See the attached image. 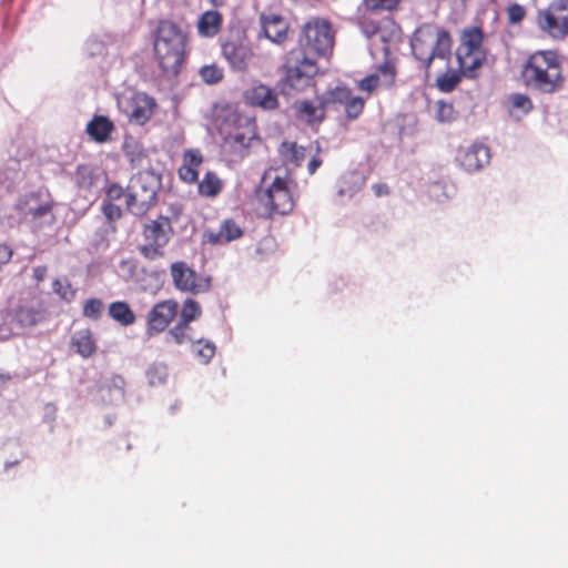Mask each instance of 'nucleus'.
Segmentation results:
<instances>
[{
  "mask_svg": "<svg viewBox=\"0 0 568 568\" xmlns=\"http://www.w3.org/2000/svg\"><path fill=\"white\" fill-rule=\"evenodd\" d=\"M187 32L176 22L161 19L153 31V53L166 77H176L187 58Z\"/></svg>",
  "mask_w": 568,
  "mask_h": 568,
  "instance_id": "1",
  "label": "nucleus"
},
{
  "mask_svg": "<svg viewBox=\"0 0 568 568\" xmlns=\"http://www.w3.org/2000/svg\"><path fill=\"white\" fill-rule=\"evenodd\" d=\"M520 74L525 87L540 94H555L565 85L561 61L552 50L531 53L523 64Z\"/></svg>",
  "mask_w": 568,
  "mask_h": 568,
  "instance_id": "2",
  "label": "nucleus"
},
{
  "mask_svg": "<svg viewBox=\"0 0 568 568\" xmlns=\"http://www.w3.org/2000/svg\"><path fill=\"white\" fill-rule=\"evenodd\" d=\"M413 55L422 63L428 75L435 59L449 62L453 38L450 33L435 24L426 23L416 29L410 40Z\"/></svg>",
  "mask_w": 568,
  "mask_h": 568,
  "instance_id": "3",
  "label": "nucleus"
},
{
  "mask_svg": "<svg viewBox=\"0 0 568 568\" xmlns=\"http://www.w3.org/2000/svg\"><path fill=\"white\" fill-rule=\"evenodd\" d=\"M161 176L144 170L134 174L126 186V210L135 215H145L158 203Z\"/></svg>",
  "mask_w": 568,
  "mask_h": 568,
  "instance_id": "4",
  "label": "nucleus"
},
{
  "mask_svg": "<svg viewBox=\"0 0 568 568\" xmlns=\"http://www.w3.org/2000/svg\"><path fill=\"white\" fill-rule=\"evenodd\" d=\"M334 34L328 21L322 18H313L305 22L300 31L297 44L293 51H301L305 57L315 61L332 52Z\"/></svg>",
  "mask_w": 568,
  "mask_h": 568,
  "instance_id": "5",
  "label": "nucleus"
},
{
  "mask_svg": "<svg viewBox=\"0 0 568 568\" xmlns=\"http://www.w3.org/2000/svg\"><path fill=\"white\" fill-rule=\"evenodd\" d=\"M318 70L317 61L305 57L301 51L290 50L282 65L281 82L285 88L302 91L311 84Z\"/></svg>",
  "mask_w": 568,
  "mask_h": 568,
  "instance_id": "6",
  "label": "nucleus"
},
{
  "mask_svg": "<svg viewBox=\"0 0 568 568\" xmlns=\"http://www.w3.org/2000/svg\"><path fill=\"white\" fill-rule=\"evenodd\" d=\"M459 41L456 52L458 64L467 77H473V72L485 61L483 29L476 26L463 29Z\"/></svg>",
  "mask_w": 568,
  "mask_h": 568,
  "instance_id": "7",
  "label": "nucleus"
},
{
  "mask_svg": "<svg viewBox=\"0 0 568 568\" xmlns=\"http://www.w3.org/2000/svg\"><path fill=\"white\" fill-rule=\"evenodd\" d=\"M255 123L248 119H239L234 129L224 135L222 151L231 162L246 158L254 143H258Z\"/></svg>",
  "mask_w": 568,
  "mask_h": 568,
  "instance_id": "8",
  "label": "nucleus"
},
{
  "mask_svg": "<svg viewBox=\"0 0 568 568\" xmlns=\"http://www.w3.org/2000/svg\"><path fill=\"white\" fill-rule=\"evenodd\" d=\"M142 235L145 243L139 247L140 254L148 260L162 257L163 248L173 235L171 220L168 216L159 215L143 225Z\"/></svg>",
  "mask_w": 568,
  "mask_h": 568,
  "instance_id": "9",
  "label": "nucleus"
},
{
  "mask_svg": "<svg viewBox=\"0 0 568 568\" xmlns=\"http://www.w3.org/2000/svg\"><path fill=\"white\" fill-rule=\"evenodd\" d=\"M293 184L294 182L288 175H275L271 184L258 193L261 202L270 213L285 215L293 211L295 206Z\"/></svg>",
  "mask_w": 568,
  "mask_h": 568,
  "instance_id": "10",
  "label": "nucleus"
},
{
  "mask_svg": "<svg viewBox=\"0 0 568 568\" xmlns=\"http://www.w3.org/2000/svg\"><path fill=\"white\" fill-rule=\"evenodd\" d=\"M537 24L552 39L568 37V0H552L537 12Z\"/></svg>",
  "mask_w": 568,
  "mask_h": 568,
  "instance_id": "11",
  "label": "nucleus"
},
{
  "mask_svg": "<svg viewBox=\"0 0 568 568\" xmlns=\"http://www.w3.org/2000/svg\"><path fill=\"white\" fill-rule=\"evenodd\" d=\"M119 108L131 123L143 125L152 118L156 101L145 92H134L131 97L120 100Z\"/></svg>",
  "mask_w": 568,
  "mask_h": 568,
  "instance_id": "12",
  "label": "nucleus"
},
{
  "mask_svg": "<svg viewBox=\"0 0 568 568\" xmlns=\"http://www.w3.org/2000/svg\"><path fill=\"white\" fill-rule=\"evenodd\" d=\"M17 207L24 219L39 224L43 217L53 216L54 201L48 192H30L19 201Z\"/></svg>",
  "mask_w": 568,
  "mask_h": 568,
  "instance_id": "13",
  "label": "nucleus"
},
{
  "mask_svg": "<svg viewBox=\"0 0 568 568\" xmlns=\"http://www.w3.org/2000/svg\"><path fill=\"white\" fill-rule=\"evenodd\" d=\"M170 271L175 287L181 292L200 294L207 292L211 287L210 277L199 276L185 262L172 263Z\"/></svg>",
  "mask_w": 568,
  "mask_h": 568,
  "instance_id": "14",
  "label": "nucleus"
},
{
  "mask_svg": "<svg viewBox=\"0 0 568 568\" xmlns=\"http://www.w3.org/2000/svg\"><path fill=\"white\" fill-rule=\"evenodd\" d=\"M179 304L174 300L158 302L146 315V333L149 336L164 332L175 320Z\"/></svg>",
  "mask_w": 568,
  "mask_h": 568,
  "instance_id": "15",
  "label": "nucleus"
},
{
  "mask_svg": "<svg viewBox=\"0 0 568 568\" xmlns=\"http://www.w3.org/2000/svg\"><path fill=\"white\" fill-rule=\"evenodd\" d=\"M244 102L263 111H275L280 108V95L275 88L255 81L243 93Z\"/></svg>",
  "mask_w": 568,
  "mask_h": 568,
  "instance_id": "16",
  "label": "nucleus"
},
{
  "mask_svg": "<svg viewBox=\"0 0 568 568\" xmlns=\"http://www.w3.org/2000/svg\"><path fill=\"white\" fill-rule=\"evenodd\" d=\"M326 102H331V105H344L348 120H356L363 113L366 103L364 98L355 97L351 89L339 85L326 91Z\"/></svg>",
  "mask_w": 568,
  "mask_h": 568,
  "instance_id": "17",
  "label": "nucleus"
},
{
  "mask_svg": "<svg viewBox=\"0 0 568 568\" xmlns=\"http://www.w3.org/2000/svg\"><path fill=\"white\" fill-rule=\"evenodd\" d=\"M222 54L236 71H246L254 57L252 48L242 39H227L222 44Z\"/></svg>",
  "mask_w": 568,
  "mask_h": 568,
  "instance_id": "18",
  "label": "nucleus"
},
{
  "mask_svg": "<svg viewBox=\"0 0 568 568\" xmlns=\"http://www.w3.org/2000/svg\"><path fill=\"white\" fill-rule=\"evenodd\" d=\"M261 32L258 39L265 38L274 44H283L288 39L290 24L277 13H262L260 16Z\"/></svg>",
  "mask_w": 568,
  "mask_h": 568,
  "instance_id": "19",
  "label": "nucleus"
},
{
  "mask_svg": "<svg viewBox=\"0 0 568 568\" xmlns=\"http://www.w3.org/2000/svg\"><path fill=\"white\" fill-rule=\"evenodd\" d=\"M331 102H326V92L316 98V103L310 100L295 101L293 109L296 118L307 124L321 123L326 115V109Z\"/></svg>",
  "mask_w": 568,
  "mask_h": 568,
  "instance_id": "20",
  "label": "nucleus"
},
{
  "mask_svg": "<svg viewBox=\"0 0 568 568\" xmlns=\"http://www.w3.org/2000/svg\"><path fill=\"white\" fill-rule=\"evenodd\" d=\"M457 161L466 172L479 171L490 161L489 148L481 143H474L458 151Z\"/></svg>",
  "mask_w": 568,
  "mask_h": 568,
  "instance_id": "21",
  "label": "nucleus"
},
{
  "mask_svg": "<svg viewBox=\"0 0 568 568\" xmlns=\"http://www.w3.org/2000/svg\"><path fill=\"white\" fill-rule=\"evenodd\" d=\"M203 163V155L200 150L189 149L183 153V163L178 170L179 178L193 184L199 180V168Z\"/></svg>",
  "mask_w": 568,
  "mask_h": 568,
  "instance_id": "22",
  "label": "nucleus"
},
{
  "mask_svg": "<svg viewBox=\"0 0 568 568\" xmlns=\"http://www.w3.org/2000/svg\"><path fill=\"white\" fill-rule=\"evenodd\" d=\"M223 14L216 9H210L200 14L196 21L197 34L202 38L216 37L223 27Z\"/></svg>",
  "mask_w": 568,
  "mask_h": 568,
  "instance_id": "23",
  "label": "nucleus"
},
{
  "mask_svg": "<svg viewBox=\"0 0 568 568\" xmlns=\"http://www.w3.org/2000/svg\"><path fill=\"white\" fill-rule=\"evenodd\" d=\"M114 131V123L105 115H94L85 126V132L91 140L100 144L110 141Z\"/></svg>",
  "mask_w": 568,
  "mask_h": 568,
  "instance_id": "24",
  "label": "nucleus"
},
{
  "mask_svg": "<svg viewBox=\"0 0 568 568\" xmlns=\"http://www.w3.org/2000/svg\"><path fill=\"white\" fill-rule=\"evenodd\" d=\"M47 311L40 304H22L16 311V318L21 326H36L47 320Z\"/></svg>",
  "mask_w": 568,
  "mask_h": 568,
  "instance_id": "25",
  "label": "nucleus"
},
{
  "mask_svg": "<svg viewBox=\"0 0 568 568\" xmlns=\"http://www.w3.org/2000/svg\"><path fill=\"white\" fill-rule=\"evenodd\" d=\"M243 235V230L232 219H225L217 232H209L207 241L212 244H225L235 241Z\"/></svg>",
  "mask_w": 568,
  "mask_h": 568,
  "instance_id": "26",
  "label": "nucleus"
},
{
  "mask_svg": "<svg viewBox=\"0 0 568 568\" xmlns=\"http://www.w3.org/2000/svg\"><path fill=\"white\" fill-rule=\"evenodd\" d=\"M71 345L84 358L91 357L97 352V343L90 329L75 332L71 338Z\"/></svg>",
  "mask_w": 568,
  "mask_h": 568,
  "instance_id": "27",
  "label": "nucleus"
},
{
  "mask_svg": "<svg viewBox=\"0 0 568 568\" xmlns=\"http://www.w3.org/2000/svg\"><path fill=\"white\" fill-rule=\"evenodd\" d=\"M277 152L285 165L301 166L305 159V149L291 141H283Z\"/></svg>",
  "mask_w": 568,
  "mask_h": 568,
  "instance_id": "28",
  "label": "nucleus"
},
{
  "mask_svg": "<svg viewBox=\"0 0 568 568\" xmlns=\"http://www.w3.org/2000/svg\"><path fill=\"white\" fill-rule=\"evenodd\" d=\"M109 316L122 326H131L135 323L136 316L129 303L124 301L112 302L108 307Z\"/></svg>",
  "mask_w": 568,
  "mask_h": 568,
  "instance_id": "29",
  "label": "nucleus"
},
{
  "mask_svg": "<svg viewBox=\"0 0 568 568\" xmlns=\"http://www.w3.org/2000/svg\"><path fill=\"white\" fill-rule=\"evenodd\" d=\"M223 189L221 179L214 172H206L197 184V191L201 196L215 197Z\"/></svg>",
  "mask_w": 568,
  "mask_h": 568,
  "instance_id": "30",
  "label": "nucleus"
},
{
  "mask_svg": "<svg viewBox=\"0 0 568 568\" xmlns=\"http://www.w3.org/2000/svg\"><path fill=\"white\" fill-rule=\"evenodd\" d=\"M403 0H362V7L368 13H393L400 9Z\"/></svg>",
  "mask_w": 568,
  "mask_h": 568,
  "instance_id": "31",
  "label": "nucleus"
},
{
  "mask_svg": "<svg viewBox=\"0 0 568 568\" xmlns=\"http://www.w3.org/2000/svg\"><path fill=\"white\" fill-rule=\"evenodd\" d=\"M201 315L202 310L200 304L192 298H187L184 301L182 305L179 321L186 325H190L191 322L197 320Z\"/></svg>",
  "mask_w": 568,
  "mask_h": 568,
  "instance_id": "32",
  "label": "nucleus"
},
{
  "mask_svg": "<svg viewBox=\"0 0 568 568\" xmlns=\"http://www.w3.org/2000/svg\"><path fill=\"white\" fill-rule=\"evenodd\" d=\"M462 81V75L457 71H446L436 79V85L442 92H452Z\"/></svg>",
  "mask_w": 568,
  "mask_h": 568,
  "instance_id": "33",
  "label": "nucleus"
},
{
  "mask_svg": "<svg viewBox=\"0 0 568 568\" xmlns=\"http://www.w3.org/2000/svg\"><path fill=\"white\" fill-rule=\"evenodd\" d=\"M52 290L60 298L65 302L73 301L77 293L71 282L67 277L54 280L52 283Z\"/></svg>",
  "mask_w": 568,
  "mask_h": 568,
  "instance_id": "34",
  "label": "nucleus"
},
{
  "mask_svg": "<svg viewBox=\"0 0 568 568\" xmlns=\"http://www.w3.org/2000/svg\"><path fill=\"white\" fill-rule=\"evenodd\" d=\"M104 304L100 298H89L83 303L82 314L84 317L92 321H98L102 317Z\"/></svg>",
  "mask_w": 568,
  "mask_h": 568,
  "instance_id": "35",
  "label": "nucleus"
},
{
  "mask_svg": "<svg viewBox=\"0 0 568 568\" xmlns=\"http://www.w3.org/2000/svg\"><path fill=\"white\" fill-rule=\"evenodd\" d=\"M201 79L207 84H215L222 81L224 77L223 69L216 64L203 65L199 72Z\"/></svg>",
  "mask_w": 568,
  "mask_h": 568,
  "instance_id": "36",
  "label": "nucleus"
},
{
  "mask_svg": "<svg viewBox=\"0 0 568 568\" xmlns=\"http://www.w3.org/2000/svg\"><path fill=\"white\" fill-rule=\"evenodd\" d=\"M193 348L199 359L204 364L209 363L215 354V345L207 341H199Z\"/></svg>",
  "mask_w": 568,
  "mask_h": 568,
  "instance_id": "37",
  "label": "nucleus"
},
{
  "mask_svg": "<svg viewBox=\"0 0 568 568\" xmlns=\"http://www.w3.org/2000/svg\"><path fill=\"white\" fill-rule=\"evenodd\" d=\"M436 118L440 122H450L455 118V110L452 103L444 101L436 102Z\"/></svg>",
  "mask_w": 568,
  "mask_h": 568,
  "instance_id": "38",
  "label": "nucleus"
},
{
  "mask_svg": "<svg viewBox=\"0 0 568 568\" xmlns=\"http://www.w3.org/2000/svg\"><path fill=\"white\" fill-rule=\"evenodd\" d=\"M376 74L379 75V79H384V84L386 87H392L395 82L396 69L392 63L385 62L378 67Z\"/></svg>",
  "mask_w": 568,
  "mask_h": 568,
  "instance_id": "39",
  "label": "nucleus"
},
{
  "mask_svg": "<svg viewBox=\"0 0 568 568\" xmlns=\"http://www.w3.org/2000/svg\"><path fill=\"white\" fill-rule=\"evenodd\" d=\"M101 210L108 222H114L122 217L121 207L113 202L102 201Z\"/></svg>",
  "mask_w": 568,
  "mask_h": 568,
  "instance_id": "40",
  "label": "nucleus"
},
{
  "mask_svg": "<svg viewBox=\"0 0 568 568\" xmlns=\"http://www.w3.org/2000/svg\"><path fill=\"white\" fill-rule=\"evenodd\" d=\"M123 196L126 197V189L124 190L118 183H111L105 187V195L103 201L113 202L121 200Z\"/></svg>",
  "mask_w": 568,
  "mask_h": 568,
  "instance_id": "41",
  "label": "nucleus"
},
{
  "mask_svg": "<svg viewBox=\"0 0 568 568\" xmlns=\"http://www.w3.org/2000/svg\"><path fill=\"white\" fill-rule=\"evenodd\" d=\"M379 75L378 74H369L367 77H365L364 79H362L359 82H358V85L357 88L361 90V91H364L367 93V97H369L379 85Z\"/></svg>",
  "mask_w": 568,
  "mask_h": 568,
  "instance_id": "42",
  "label": "nucleus"
},
{
  "mask_svg": "<svg viewBox=\"0 0 568 568\" xmlns=\"http://www.w3.org/2000/svg\"><path fill=\"white\" fill-rule=\"evenodd\" d=\"M510 101H511V105L515 109H520L525 113H528L534 108L530 98L523 93H516V94L511 95Z\"/></svg>",
  "mask_w": 568,
  "mask_h": 568,
  "instance_id": "43",
  "label": "nucleus"
},
{
  "mask_svg": "<svg viewBox=\"0 0 568 568\" xmlns=\"http://www.w3.org/2000/svg\"><path fill=\"white\" fill-rule=\"evenodd\" d=\"M526 10L518 3H513L507 8L508 22L511 24L519 23L524 20Z\"/></svg>",
  "mask_w": 568,
  "mask_h": 568,
  "instance_id": "44",
  "label": "nucleus"
},
{
  "mask_svg": "<svg viewBox=\"0 0 568 568\" xmlns=\"http://www.w3.org/2000/svg\"><path fill=\"white\" fill-rule=\"evenodd\" d=\"M189 328V325L179 321L176 325L170 329L169 333L176 344H182L187 337L186 332Z\"/></svg>",
  "mask_w": 568,
  "mask_h": 568,
  "instance_id": "45",
  "label": "nucleus"
},
{
  "mask_svg": "<svg viewBox=\"0 0 568 568\" xmlns=\"http://www.w3.org/2000/svg\"><path fill=\"white\" fill-rule=\"evenodd\" d=\"M48 267L40 265L33 268V277L37 282H42L47 277Z\"/></svg>",
  "mask_w": 568,
  "mask_h": 568,
  "instance_id": "46",
  "label": "nucleus"
},
{
  "mask_svg": "<svg viewBox=\"0 0 568 568\" xmlns=\"http://www.w3.org/2000/svg\"><path fill=\"white\" fill-rule=\"evenodd\" d=\"M12 251L8 245H0V264H6L11 258Z\"/></svg>",
  "mask_w": 568,
  "mask_h": 568,
  "instance_id": "47",
  "label": "nucleus"
},
{
  "mask_svg": "<svg viewBox=\"0 0 568 568\" xmlns=\"http://www.w3.org/2000/svg\"><path fill=\"white\" fill-rule=\"evenodd\" d=\"M322 165V160L320 158H313L307 165V170L310 174H314L316 170Z\"/></svg>",
  "mask_w": 568,
  "mask_h": 568,
  "instance_id": "48",
  "label": "nucleus"
},
{
  "mask_svg": "<svg viewBox=\"0 0 568 568\" xmlns=\"http://www.w3.org/2000/svg\"><path fill=\"white\" fill-rule=\"evenodd\" d=\"M373 189L377 196L387 195L389 193L388 186L386 184H375Z\"/></svg>",
  "mask_w": 568,
  "mask_h": 568,
  "instance_id": "49",
  "label": "nucleus"
},
{
  "mask_svg": "<svg viewBox=\"0 0 568 568\" xmlns=\"http://www.w3.org/2000/svg\"><path fill=\"white\" fill-rule=\"evenodd\" d=\"M112 383L115 387L120 388V389H123L124 388V385H125V381L122 376L120 375H114L112 377Z\"/></svg>",
  "mask_w": 568,
  "mask_h": 568,
  "instance_id": "50",
  "label": "nucleus"
},
{
  "mask_svg": "<svg viewBox=\"0 0 568 568\" xmlns=\"http://www.w3.org/2000/svg\"><path fill=\"white\" fill-rule=\"evenodd\" d=\"M209 2L213 8H220L225 6L226 0H209Z\"/></svg>",
  "mask_w": 568,
  "mask_h": 568,
  "instance_id": "51",
  "label": "nucleus"
},
{
  "mask_svg": "<svg viewBox=\"0 0 568 568\" xmlns=\"http://www.w3.org/2000/svg\"><path fill=\"white\" fill-rule=\"evenodd\" d=\"M271 173H272V170L270 169L268 171H266L263 175V181H265L267 178L271 176Z\"/></svg>",
  "mask_w": 568,
  "mask_h": 568,
  "instance_id": "52",
  "label": "nucleus"
},
{
  "mask_svg": "<svg viewBox=\"0 0 568 568\" xmlns=\"http://www.w3.org/2000/svg\"><path fill=\"white\" fill-rule=\"evenodd\" d=\"M1 379H9V376L4 377L3 375H0Z\"/></svg>",
  "mask_w": 568,
  "mask_h": 568,
  "instance_id": "53",
  "label": "nucleus"
}]
</instances>
